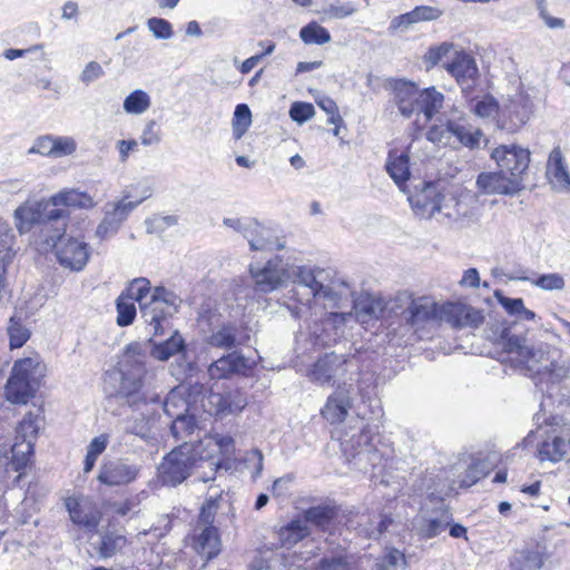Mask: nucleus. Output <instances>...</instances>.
Here are the masks:
<instances>
[{
  "label": "nucleus",
  "instance_id": "0eeeda50",
  "mask_svg": "<svg viewBox=\"0 0 570 570\" xmlns=\"http://www.w3.org/2000/svg\"><path fill=\"white\" fill-rule=\"evenodd\" d=\"M223 491L213 489L202 505L198 519L191 530V546L196 552L205 558L213 559L222 550V541L218 529L214 525V520L219 507Z\"/></svg>",
  "mask_w": 570,
  "mask_h": 570
},
{
  "label": "nucleus",
  "instance_id": "4be33fe9",
  "mask_svg": "<svg viewBox=\"0 0 570 570\" xmlns=\"http://www.w3.org/2000/svg\"><path fill=\"white\" fill-rule=\"evenodd\" d=\"M419 90L417 86L413 82L405 80L395 81L393 86V102L403 117L410 118L417 112Z\"/></svg>",
  "mask_w": 570,
  "mask_h": 570
},
{
  "label": "nucleus",
  "instance_id": "7ed1b4c3",
  "mask_svg": "<svg viewBox=\"0 0 570 570\" xmlns=\"http://www.w3.org/2000/svg\"><path fill=\"white\" fill-rule=\"evenodd\" d=\"M210 439L185 441L171 450L158 466V474L166 485H177L184 482L195 470L208 468L209 472L199 475V480L207 482L214 480L220 460L214 458L208 451Z\"/></svg>",
  "mask_w": 570,
  "mask_h": 570
},
{
  "label": "nucleus",
  "instance_id": "bf43d9fd",
  "mask_svg": "<svg viewBox=\"0 0 570 570\" xmlns=\"http://www.w3.org/2000/svg\"><path fill=\"white\" fill-rule=\"evenodd\" d=\"M328 308H324L323 305L318 306V316H313L312 318H305L306 321H312L314 323L317 322H328L334 326L337 324H344L348 318L353 317L352 313H338V312H327Z\"/></svg>",
  "mask_w": 570,
  "mask_h": 570
},
{
  "label": "nucleus",
  "instance_id": "ddd939ff",
  "mask_svg": "<svg viewBox=\"0 0 570 570\" xmlns=\"http://www.w3.org/2000/svg\"><path fill=\"white\" fill-rule=\"evenodd\" d=\"M532 104L528 95L517 92L503 105L498 118L499 126L510 132L519 130L530 118Z\"/></svg>",
  "mask_w": 570,
  "mask_h": 570
},
{
  "label": "nucleus",
  "instance_id": "72a5a7b5",
  "mask_svg": "<svg viewBox=\"0 0 570 570\" xmlns=\"http://www.w3.org/2000/svg\"><path fill=\"white\" fill-rule=\"evenodd\" d=\"M354 316L361 324H368L376 320L384 311L383 299L368 293H362L354 299Z\"/></svg>",
  "mask_w": 570,
  "mask_h": 570
},
{
  "label": "nucleus",
  "instance_id": "dca6fc26",
  "mask_svg": "<svg viewBox=\"0 0 570 570\" xmlns=\"http://www.w3.org/2000/svg\"><path fill=\"white\" fill-rule=\"evenodd\" d=\"M452 522L448 508L440 505L432 511H423L413 521V528L423 539H432L442 533Z\"/></svg>",
  "mask_w": 570,
  "mask_h": 570
},
{
  "label": "nucleus",
  "instance_id": "423d86ee",
  "mask_svg": "<svg viewBox=\"0 0 570 570\" xmlns=\"http://www.w3.org/2000/svg\"><path fill=\"white\" fill-rule=\"evenodd\" d=\"M122 293L139 304L141 317L150 326L154 336L164 335L168 320L178 311V296L161 286L151 289L150 282L144 277L131 281Z\"/></svg>",
  "mask_w": 570,
  "mask_h": 570
},
{
  "label": "nucleus",
  "instance_id": "a19ab883",
  "mask_svg": "<svg viewBox=\"0 0 570 570\" xmlns=\"http://www.w3.org/2000/svg\"><path fill=\"white\" fill-rule=\"evenodd\" d=\"M149 195H145L140 199L132 202L129 200L128 197H124L118 203L108 204L106 206V217H109L112 223L119 228L124 220L128 217V215L131 213L134 208H136L145 198H147Z\"/></svg>",
  "mask_w": 570,
  "mask_h": 570
},
{
  "label": "nucleus",
  "instance_id": "864d4df0",
  "mask_svg": "<svg viewBox=\"0 0 570 570\" xmlns=\"http://www.w3.org/2000/svg\"><path fill=\"white\" fill-rule=\"evenodd\" d=\"M117 324L121 327L130 325L136 317L135 302L121 293L116 301Z\"/></svg>",
  "mask_w": 570,
  "mask_h": 570
},
{
  "label": "nucleus",
  "instance_id": "4c0bfd02",
  "mask_svg": "<svg viewBox=\"0 0 570 570\" xmlns=\"http://www.w3.org/2000/svg\"><path fill=\"white\" fill-rule=\"evenodd\" d=\"M337 515V510L334 505H316L303 512V520L305 524L315 525L322 531H328Z\"/></svg>",
  "mask_w": 570,
  "mask_h": 570
},
{
  "label": "nucleus",
  "instance_id": "2eb2a0df",
  "mask_svg": "<svg viewBox=\"0 0 570 570\" xmlns=\"http://www.w3.org/2000/svg\"><path fill=\"white\" fill-rule=\"evenodd\" d=\"M439 315L441 323L450 324L454 328H478L484 322L480 309L460 302L441 304Z\"/></svg>",
  "mask_w": 570,
  "mask_h": 570
},
{
  "label": "nucleus",
  "instance_id": "f257e3e1",
  "mask_svg": "<svg viewBox=\"0 0 570 570\" xmlns=\"http://www.w3.org/2000/svg\"><path fill=\"white\" fill-rule=\"evenodd\" d=\"M69 212L49 209L38 214V252L53 250L57 262L70 272H81L87 266L91 248L77 237H66Z\"/></svg>",
  "mask_w": 570,
  "mask_h": 570
},
{
  "label": "nucleus",
  "instance_id": "5fc2aeb1",
  "mask_svg": "<svg viewBox=\"0 0 570 570\" xmlns=\"http://www.w3.org/2000/svg\"><path fill=\"white\" fill-rule=\"evenodd\" d=\"M314 570H353L352 558L344 553L324 556Z\"/></svg>",
  "mask_w": 570,
  "mask_h": 570
},
{
  "label": "nucleus",
  "instance_id": "a878e982",
  "mask_svg": "<svg viewBox=\"0 0 570 570\" xmlns=\"http://www.w3.org/2000/svg\"><path fill=\"white\" fill-rule=\"evenodd\" d=\"M248 368L246 358L233 352L213 362L208 366V375L212 380H224L234 374H245Z\"/></svg>",
  "mask_w": 570,
  "mask_h": 570
},
{
  "label": "nucleus",
  "instance_id": "ea45409f",
  "mask_svg": "<svg viewBox=\"0 0 570 570\" xmlns=\"http://www.w3.org/2000/svg\"><path fill=\"white\" fill-rule=\"evenodd\" d=\"M127 544V538L116 531H108L100 537L97 552L100 558L108 559L120 552Z\"/></svg>",
  "mask_w": 570,
  "mask_h": 570
},
{
  "label": "nucleus",
  "instance_id": "338daca9",
  "mask_svg": "<svg viewBox=\"0 0 570 570\" xmlns=\"http://www.w3.org/2000/svg\"><path fill=\"white\" fill-rule=\"evenodd\" d=\"M228 400V413H235L242 411L247 405V396L240 390H234L226 392Z\"/></svg>",
  "mask_w": 570,
  "mask_h": 570
},
{
  "label": "nucleus",
  "instance_id": "412c9836",
  "mask_svg": "<svg viewBox=\"0 0 570 570\" xmlns=\"http://www.w3.org/2000/svg\"><path fill=\"white\" fill-rule=\"evenodd\" d=\"M249 341V335L233 323L214 328L206 338L208 345L222 350H233Z\"/></svg>",
  "mask_w": 570,
  "mask_h": 570
},
{
  "label": "nucleus",
  "instance_id": "1a4fd4ad",
  "mask_svg": "<svg viewBox=\"0 0 570 570\" xmlns=\"http://www.w3.org/2000/svg\"><path fill=\"white\" fill-rule=\"evenodd\" d=\"M35 372L36 363L31 357L14 362L4 389L6 397L10 403L27 404L33 397Z\"/></svg>",
  "mask_w": 570,
  "mask_h": 570
},
{
  "label": "nucleus",
  "instance_id": "a211bd4d",
  "mask_svg": "<svg viewBox=\"0 0 570 570\" xmlns=\"http://www.w3.org/2000/svg\"><path fill=\"white\" fill-rule=\"evenodd\" d=\"M478 189L485 195H515L524 189V184L515 178L508 177L501 170L484 171L476 178Z\"/></svg>",
  "mask_w": 570,
  "mask_h": 570
},
{
  "label": "nucleus",
  "instance_id": "f704fd0d",
  "mask_svg": "<svg viewBox=\"0 0 570 570\" xmlns=\"http://www.w3.org/2000/svg\"><path fill=\"white\" fill-rule=\"evenodd\" d=\"M547 554L540 547L525 548L515 551L510 559L511 570H540L547 560Z\"/></svg>",
  "mask_w": 570,
  "mask_h": 570
},
{
  "label": "nucleus",
  "instance_id": "bb28decb",
  "mask_svg": "<svg viewBox=\"0 0 570 570\" xmlns=\"http://www.w3.org/2000/svg\"><path fill=\"white\" fill-rule=\"evenodd\" d=\"M546 174L553 189L558 191H570V175L559 147L551 150Z\"/></svg>",
  "mask_w": 570,
  "mask_h": 570
},
{
  "label": "nucleus",
  "instance_id": "13d9d810",
  "mask_svg": "<svg viewBox=\"0 0 570 570\" xmlns=\"http://www.w3.org/2000/svg\"><path fill=\"white\" fill-rule=\"evenodd\" d=\"M473 112L480 118H492L499 114V105L491 96L479 100L472 108Z\"/></svg>",
  "mask_w": 570,
  "mask_h": 570
},
{
  "label": "nucleus",
  "instance_id": "473e14b6",
  "mask_svg": "<svg viewBox=\"0 0 570 570\" xmlns=\"http://www.w3.org/2000/svg\"><path fill=\"white\" fill-rule=\"evenodd\" d=\"M490 333L488 338L494 343L501 344L508 353L510 362L517 367V353L512 351V341L520 340V345H530L527 337L511 332V327L507 326L505 322H495L489 326Z\"/></svg>",
  "mask_w": 570,
  "mask_h": 570
},
{
  "label": "nucleus",
  "instance_id": "603ef678",
  "mask_svg": "<svg viewBox=\"0 0 570 570\" xmlns=\"http://www.w3.org/2000/svg\"><path fill=\"white\" fill-rule=\"evenodd\" d=\"M108 443L109 438L107 434H100L90 441L83 462L85 473H89L94 469L98 456L107 449Z\"/></svg>",
  "mask_w": 570,
  "mask_h": 570
},
{
  "label": "nucleus",
  "instance_id": "393cba45",
  "mask_svg": "<svg viewBox=\"0 0 570 570\" xmlns=\"http://www.w3.org/2000/svg\"><path fill=\"white\" fill-rule=\"evenodd\" d=\"M145 368L141 364H136L130 371H120V385L117 391V395L121 399H126L129 405H137L142 397L139 391L142 386V376Z\"/></svg>",
  "mask_w": 570,
  "mask_h": 570
},
{
  "label": "nucleus",
  "instance_id": "a18cd8bd",
  "mask_svg": "<svg viewBox=\"0 0 570 570\" xmlns=\"http://www.w3.org/2000/svg\"><path fill=\"white\" fill-rule=\"evenodd\" d=\"M151 105L149 95L137 89L129 94L124 100V110L130 115H141L149 109Z\"/></svg>",
  "mask_w": 570,
  "mask_h": 570
},
{
  "label": "nucleus",
  "instance_id": "e433bc0d",
  "mask_svg": "<svg viewBox=\"0 0 570 570\" xmlns=\"http://www.w3.org/2000/svg\"><path fill=\"white\" fill-rule=\"evenodd\" d=\"M385 168L394 183L399 187H402V185L410 178L409 155L406 153L391 150L387 156Z\"/></svg>",
  "mask_w": 570,
  "mask_h": 570
},
{
  "label": "nucleus",
  "instance_id": "f03ea898",
  "mask_svg": "<svg viewBox=\"0 0 570 570\" xmlns=\"http://www.w3.org/2000/svg\"><path fill=\"white\" fill-rule=\"evenodd\" d=\"M294 286L288 292L289 299L295 304L287 305L294 318H312L318 316V306L338 308L344 293L325 284V271L315 266H294L291 269Z\"/></svg>",
  "mask_w": 570,
  "mask_h": 570
},
{
  "label": "nucleus",
  "instance_id": "39448f33",
  "mask_svg": "<svg viewBox=\"0 0 570 570\" xmlns=\"http://www.w3.org/2000/svg\"><path fill=\"white\" fill-rule=\"evenodd\" d=\"M512 341V351L517 353V368L524 375L552 384L570 380V356H564L560 347L540 342L520 345Z\"/></svg>",
  "mask_w": 570,
  "mask_h": 570
},
{
  "label": "nucleus",
  "instance_id": "6e6d98bb",
  "mask_svg": "<svg viewBox=\"0 0 570 570\" xmlns=\"http://www.w3.org/2000/svg\"><path fill=\"white\" fill-rule=\"evenodd\" d=\"M7 331L11 350L22 347L31 336V332L16 317L10 318Z\"/></svg>",
  "mask_w": 570,
  "mask_h": 570
},
{
  "label": "nucleus",
  "instance_id": "09e8293b",
  "mask_svg": "<svg viewBox=\"0 0 570 570\" xmlns=\"http://www.w3.org/2000/svg\"><path fill=\"white\" fill-rule=\"evenodd\" d=\"M252 125V112L247 105L236 106L232 120L233 136L236 140L240 139Z\"/></svg>",
  "mask_w": 570,
  "mask_h": 570
},
{
  "label": "nucleus",
  "instance_id": "f8f14e48",
  "mask_svg": "<svg viewBox=\"0 0 570 570\" xmlns=\"http://www.w3.org/2000/svg\"><path fill=\"white\" fill-rule=\"evenodd\" d=\"M347 364V358L344 355L327 353L314 363L308 372V377L320 385H334L341 381L345 382Z\"/></svg>",
  "mask_w": 570,
  "mask_h": 570
},
{
  "label": "nucleus",
  "instance_id": "20e7f679",
  "mask_svg": "<svg viewBox=\"0 0 570 570\" xmlns=\"http://www.w3.org/2000/svg\"><path fill=\"white\" fill-rule=\"evenodd\" d=\"M414 213L425 219L451 224L475 217L473 199L468 195H456L440 183H429L422 190L411 196Z\"/></svg>",
  "mask_w": 570,
  "mask_h": 570
},
{
  "label": "nucleus",
  "instance_id": "3c124183",
  "mask_svg": "<svg viewBox=\"0 0 570 570\" xmlns=\"http://www.w3.org/2000/svg\"><path fill=\"white\" fill-rule=\"evenodd\" d=\"M196 429L197 424L195 417L185 414H177L170 426L173 436L177 441L184 440V442L194 434Z\"/></svg>",
  "mask_w": 570,
  "mask_h": 570
},
{
  "label": "nucleus",
  "instance_id": "4468645a",
  "mask_svg": "<svg viewBox=\"0 0 570 570\" xmlns=\"http://www.w3.org/2000/svg\"><path fill=\"white\" fill-rule=\"evenodd\" d=\"M249 273L255 281L256 291L269 293L281 287L291 278L288 271L279 257L269 259L264 267L249 266Z\"/></svg>",
  "mask_w": 570,
  "mask_h": 570
},
{
  "label": "nucleus",
  "instance_id": "774afa93",
  "mask_svg": "<svg viewBox=\"0 0 570 570\" xmlns=\"http://www.w3.org/2000/svg\"><path fill=\"white\" fill-rule=\"evenodd\" d=\"M156 127L157 122L155 120H149L146 124L144 131L140 136V141L144 146L156 145L160 141V134L156 129Z\"/></svg>",
  "mask_w": 570,
  "mask_h": 570
},
{
  "label": "nucleus",
  "instance_id": "5701e85b",
  "mask_svg": "<svg viewBox=\"0 0 570 570\" xmlns=\"http://www.w3.org/2000/svg\"><path fill=\"white\" fill-rule=\"evenodd\" d=\"M96 203L92 197L87 193L80 191L79 189H63L58 194L53 195L49 202L43 206L42 203H38V214L45 213L49 209H58L57 206L77 207V208H92Z\"/></svg>",
  "mask_w": 570,
  "mask_h": 570
},
{
  "label": "nucleus",
  "instance_id": "6ab92c4d",
  "mask_svg": "<svg viewBox=\"0 0 570 570\" xmlns=\"http://www.w3.org/2000/svg\"><path fill=\"white\" fill-rule=\"evenodd\" d=\"M248 240L252 250L282 249L284 244L274 237L269 228L262 226L256 219L249 218L240 233Z\"/></svg>",
  "mask_w": 570,
  "mask_h": 570
},
{
  "label": "nucleus",
  "instance_id": "c9c22d12",
  "mask_svg": "<svg viewBox=\"0 0 570 570\" xmlns=\"http://www.w3.org/2000/svg\"><path fill=\"white\" fill-rule=\"evenodd\" d=\"M276 534L282 548L292 549L298 542L307 538L311 534V530L303 519L297 518L282 525L276 531Z\"/></svg>",
  "mask_w": 570,
  "mask_h": 570
},
{
  "label": "nucleus",
  "instance_id": "69168bd1",
  "mask_svg": "<svg viewBox=\"0 0 570 570\" xmlns=\"http://www.w3.org/2000/svg\"><path fill=\"white\" fill-rule=\"evenodd\" d=\"M428 140L441 144V145H451V134L449 130V120L444 125L432 126L426 132Z\"/></svg>",
  "mask_w": 570,
  "mask_h": 570
},
{
  "label": "nucleus",
  "instance_id": "4d7b16f0",
  "mask_svg": "<svg viewBox=\"0 0 570 570\" xmlns=\"http://www.w3.org/2000/svg\"><path fill=\"white\" fill-rule=\"evenodd\" d=\"M371 520L370 525L365 527L362 532L370 539H377L384 531L389 529L393 520L386 514H379Z\"/></svg>",
  "mask_w": 570,
  "mask_h": 570
},
{
  "label": "nucleus",
  "instance_id": "9d476101",
  "mask_svg": "<svg viewBox=\"0 0 570 570\" xmlns=\"http://www.w3.org/2000/svg\"><path fill=\"white\" fill-rule=\"evenodd\" d=\"M491 158L508 177L523 184L530 164V151L515 145H501L491 153Z\"/></svg>",
  "mask_w": 570,
  "mask_h": 570
},
{
  "label": "nucleus",
  "instance_id": "cd10ccee",
  "mask_svg": "<svg viewBox=\"0 0 570 570\" xmlns=\"http://www.w3.org/2000/svg\"><path fill=\"white\" fill-rule=\"evenodd\" d=\"M351 407L352 397L350 395V391L345 387H338L328 396L327 402L322 410V415L331 424L340 423L345 420Z\"/></svg>",
  "mask_w": 570,
  "mask_h": 570
},
{
  "label": "nucleus",
  "instance_id": "052dcab7",
  "mask_svg": "<svg viewBox=\"0 0 570 570\" xmlns=\"http://www.w3.org/2000/svg\"><path fill=\"white\" fill-rule=\"evenodd\" d=\"M452 49L453 43L451 42H442L439 46L431 47L424 55V61L429 67H434L441 62L442 59L446 57Z\"/></svg>",
  "mask_w": 570,
  "mask_h": 570
},
{
  "label": "nucleus",
  "instance_id": "b1692460",
  "mask_svg": "<svg viewBox=\"0 0 570 570\" xmlns=\"http://www.w3.org/2000/svg\"><path fill=\"white\" fill-rule=\"evenodd\" d=\"M570 450V441L556 433L546 432L538 444L537 456L543 461L557 463L562 461Z\"/></svg>",
  "mask_w": 570,
  "mask_h": 570
},
{
  "label": "nucleus",
  "instance_id": "f3484780",
  "mask_svg": "<svg viewBox=\"0 0 570 570\" xmlns=\"http://www.w3.org/2000/svg\"><path fill=\"white\" fill-rule=\"evenodd\" d=\"M36 441V423L31 415L24 417L17 429L16 442L11 448L12 463L16 470L26 466L29 458L33 453Z\"/></svg>",
  "mask_w": 570,
  "mask_h": 570
},
{
  "label": "nucleus",
  "instance_id": "c03bdc74",
  "mask_svg": "<svg viewBox=\"0 0 570 570\" xmlns=\"http://www.w3.org/2000/svg\"><path fill=\"white\" fill-rule=\"evenodd\" d=\"M16 227L20 234L30 232L36 224V200L28 199L14 212Z\"/></svg>",
  "mask_w": 570,
  "mask_h": 570
},
{
  "label": "nucleus",
  "instance_id": "58836bf2",
  "mask_svg": "<svg viewBox=\"0 0 570 570\" xmlns=\"http://www.w3.org/2000/svg\"><path fill=\"white\" fill-rule=\"evenodd\" d=\"M444 95L435 87L419 90L417 114L422 112L425 120H431L443 107Z\"/></svg>",
  "mask_w": 570,
  "mask_h": 570
},
{
  "label": "nucleus",
  "instance_id": "aec40b11",
  "mask_svg": "<svg viewBox=\"0 0 570 570\" xmlns=\"http://www.w3.org/2000/svg\"><path fill=\"white\" fill-rule=\"evenodd\" d=\"M139 466L122 461H115L104 464L100 468L98 480L106 485H122L136 480L139 474Z\"/></svg>",
  "mask_w": 570,
  "mask_h": 570
},
{
  "label": "nucleus",
  "instance_id": "49530a36",
  "mask_svg": "<svg viewBox=\"0 0 570 570\" xmlns=\"http://www.w3.org/2000/svg\"><path fill=\"white\" fill-rule=\"evenodd\" d=\"M302 41L306 45H325L331 41V35L317 22H311L299 31Z\"/></svg>",
  "mask_w": 570,
  "mask_h": 570
},
{
  "label": "nucleus",
  "instance_id": "79ce46f5",
  "mask_svg": "<svg viewBox=\"0 0 570 570\" xmlns=\"http://www.w3.org/2000/svg\"><path fill=\"white\" fill-rule=\"evenodd\" d=\"M494 296L508 314L523 321H533L535 318V313L524 306L522 298L507 297L500 291H495Z\"/></svg>",
  "mask_w": 570,
  "mask_h": 570
},
{
  "label": "nucleus",
  "instance_id": "2f4dec72",
  "mask_svg": "<svg viewBox=\"0 0 570 570\" xmlns=\"http://www.w3.org/2000/svg\"><path fill=\"white\" fill-rule=\"evenodd\" d=\"M77 142L72 137L41 136L38 137V154L52 158L72 155Z\"/></svg>",
  "mask_w": 570,
  "mask_h": 570
},
{
  "label": "nucleus",
  "instance_id": "0e129e2a",
  "mask_svg": "<svg viewBox=\"0 0 570 570\" xmlns=\"http://www.w3.org/2000/svg\"><path fill=\"white\" fill-rule=\"evenodd\" d=\"M413 16L414 23L422 22V21H432L439 19L443 11L439 9L438 7H431V6H419L415 7L411 11Z\"/></svg>",
  "mask_w": 570,
  "mask_h": 570
},
{
  "label": "nucleus",
  "instance_id": "c756f323",
  "mask_svg": "<svg viewBox=\"0 0 570 570\" xmlns=\"http://www.w3.org/2000/svg\"><path fill=\"white\" fill-rule=\"evenodd\" d=\"M444 67L461 86L468 85L469 81L473 80L478 75V67L474 58L463 50L455 51L452 60Z\"/></svg>",
  "mask_w": 570,
  "mask_h": 570
},
{
  "label": "nucleus",
  "instance_id": "6e6552de",
  "mask_svg": "<svg viewBox=\"0 0 570 570\" xmlns=\"http://www.w3.org/2000/svg\"><path fill=\"white\" fill-rule=\"evenodd\" d=\"M340 442L344 456L356 470L367 472L370 468L381 464L383 452L377 448L380 436L371 429H353L351 434L346 432L340 436Z\"/></svg>",
  "mask_w": 570,
  "mask_h": 570
},
{
  "label": "nucleus",
  "instance_id": "9b49d317",
  "mask_svg": "<svg viewBox=\"0 0 570 570\" xmlns=\"http://www.w3.org/2000/svg\"><path fill=\"white\" fill-rule=\"evenodd\" d=\"M65 507L73 524L88 532H96L101 521L102 512L91 498L75 494L65 499Z\"/></svg>",
  "mask_w": 570,
  "mask_h": 570
},
{
  "label": "nucleus",
  "instance_id": "8fccbe9b",
  "mask_svg": "<svg viewBox=\"0 0 570 570\" xmlns=\"http://www.w3.org/2000/svg\"><path fill=\"white\" fill-rule=\"evenodd\" d=\"M515 279L529 282L543 291H562L566 286L564 278L559 273L543 274L538 278L521 276Z\"/></svg>",
  "mask_w": 570,
  "mask_h": 570
},
{
  "label": "nucleus",
  "instance_id": "e2e57ef3",
  "mask_svg": "<svg viewBox=\"0 0 570 570\" xmlns=\"http://www.w3.org/2000/svg\"><path fill=\"white\" fill-rule=\"evenodd\" d=\"M147 26L157 39H170L174 35L170 22L163 18H150Z\"/></svg>",
  "mask_w": 570,
  "mask_h": 570
},
{
  "label": "nucleus",
  "instance_id": "c85d7f7f",
  "mask_svg": "<svg viewBox=\"0 0 570 570\" xmlns=\"http://www.w3.org/2000/svg\"><path fill=\"white\" fill-rule=\"evenodd\" d=\"M449 130L451 140L454 138L459 145L470 149L478 148L483 136L482 131L479 128H474L466 117L463 116L450 118Z\"/></svg>",
  "mask_w": 570,
  "mask_h": 570
},
{
  "label": "nucleus",
  "instance_id": "680f3d73",
  "mask_svg": "<svg viewBox=\"0 0 570 570\" xmlns=\"http://www.w3.org/2000/svg\"><path fill=\"white\" fill-rule=\"evenodd\" d=\"M315 115L314 106L309 102H294L289 109V117L297 124H303Z\"/></svg>",
  "mask_w": 570,
  "mask_h": 570
},
{
  "label": "nucleus",
  "instance_id": "de8ad7c7",
  "mask_svg": "<svg viewBox=\"0 0 570 570\" xmlns=\"http://www.w3.org/2000/svg\"><path fill=\"white\" fill-rule=\"evenodd\" d=\"M406 567L405 556L397 549L391 548L376 559L373 570H399Z\"/></svg>",
  "mask_w": 570,
  "mask_h": 570
},
{
  "label": "nucleus",
  "instance_id": "37998d69",
  "mask_svg": "<svg viewBox=\"0 0 570 570\" xmlns=\"http://www.w3.org/2000/svg\"><path fill=\"white\" fill-rule=\"evenodd\" d=\"M183 348L184 340L177 331H174L168 340L153 346L151 355L159 361H167Z\"/></svg>",
  "mask_w": 570,
  "mask_h": 570
},
{
  "label": "nucleus",
  "instance_id": "7c9ffc66",
  "mask_svg": "<svg viewBox=\"0 0 570 570\" xmlns=\"http://www.w3.org/2000/svg\"><path fill=\"white\" fill-rule=\"evenodd\" d=\"M441 304L433 302L429 297H419L413 299L407 307L409 321L411 324H421L424 322L441 323Z\"/></svg>",
  "mask_w": 570,
  "mask_h": 570
}]
</instances>
